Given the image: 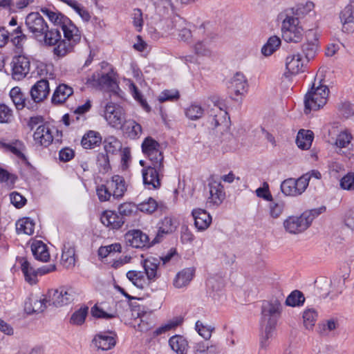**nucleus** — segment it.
I'll return each instance as SVG.
<instances>
[{
	"label": "nucleus",
	"instance_id": "338daca9",
	"mask_svg": "<svg viewBox=\"0 0 354 354\" xmlns=\"http://www.w3.org/2000/svg\"><path fill=\"white\" fill-rule=\"evenodd\" d=\"M17 176L15 174L9 173L5 169L0 167V183H7L8 185H14Z\"/></svg>",
	"mask_w": 354,
	"mask_h": 354
},
{
	"label": "nucleus",
	"instance_id": "09e8293b",
	"mask_svg": "<svg viewBox=\"0 0 354 354\" xmlns=\"http://www.w3.org/2000/svg\"><path fill=\"white\" fill-rule=\"evenodd\" d=\"M157 208L158 203L151 197H149L147 201L137 205L138 210L147 214L153 213Z\"/></svg>",
	"mask_w": 354,
	"mask_h": 354
},
{
	"label": "nucleus",
	"instance_id": "13d9d810",
	"mask_svg": "<svg viewBox=\"0 0 354 354\" xmlns=\"http://www.w3.org/2000/svg\"><path fill=\"white\" fill-rule=\"evenodd\" d=\"M352 135L347 131L340 132L336 138L335 145L339 148H345L351 142Z\"/></svg>",
	"mask_w": 354,
	"mask_h": 354
},
{
	"label": "nucleus",
	"instance_id": "c756f323",
	"mask_svg": "<svg viewBox=\"0 0 354 354\" xmlns=\"http://www.w3.org/2000/svg\"><path fill=\"white\" fill-rule=\"evenodd\" d=\"M20 263L25 281L30 285L35 284L37 282V269L34 268L26 258H21Z\"/></svg>",
	"mask_w": 354,
	"mask_h": 354
},
{
	"label": "nucleus",
	"instance_id": "69168bd1",
	"mask_svg": "<svg viewBox=\"0 0 354 354\" xmlns=\"http://www.w3.org/2000/svg\"><path fill=\"white\" fill-rule=\"evenodd\" d=\"M12 118V111L6 104H0V123L10 122Z\"/></svg>",
	"mask_w": 354,
	"mask_h": 354
},
{
	"label": "nucleus",
	"instance_id": "c03bdc74",
	"mask_svg": "<svg viewBox=\"0 0 354 354\" xmlns=\"http://www.w3.org/2000/svg\"><path fill=\"white\" fill-rule=\"evenodd\" d=\"M88 312V307L86 306L81 307L80 309L75 310L71 317V324L77 326L82 325L85 322Z\"/></svg>",
	"mask_w": 354,
	"mask_h": 354
},
{
	"label": "nucleus",
	"instance_id": "5fc2aeb1",
	"mask_svg": "<svg viewBox=\"0 0 354 354\" xmlns=\"http://www.w3.org/2000/svg\"><path fill=\"white\" fill-rule=\"evenodd\" d=\"M160 145L159 142L155 140L151 137H147L142 143V151L144 154L154 151L160 149Z\"/></svg>",
	"mask_w": 354,
	"mask_h": 354
},
{
	"label": "nucleus",
	"instance_id": "dca6fc26",
	"mask_svg": "<svg viewBox=\"0 0 354 354\" xmlns=\"http://www.w3.org/2000/svg\"><path fill=\"white\" fill-rule=\"evenodd\" d=\"M50 93L49 82L46 79L37 81L30 91L34 103H39L47 98Z\"/></svg>",
	"mask_w": 354,
	"mask_h": 354
},
{
	"label": "nucleus",
	"instance_id": "7ed1b4c3",
	"mask_svg": "<svg viewBox=\"0 0 354 354\" xmlns=\"http://www.w3.org/2000/svg\"><path fill=\"white\" fill-rule=\"evenodd\" d=\"M41 11L48 17L55 26H59L62 28L65 38L71 37L74 42L80 41V32L69 18L60 12H55L46 8H41Z\"/></svg>",
	"mask_w": 354,
	"mask_h": 354
},
{
	"label": "nucleus",
	"instance_id": "20e7f679",
	"mask_svg": "<svg viewBox=\"0 0 354 354\" xmlns=\"http://www.w3.org/2000/svg\"><path fill=\"white\" fill-rule=\"evenodd\" d=\"M329 88L326 85L319 84L315 86L313 83L312 87L304 96V113L309 114L311 111H317L322 108L327 102Z\"/></svg>",
	"mask_w": 354,
	"mask_h": 354
},
{
	"label": "nucleus",
	"instance_id": "f257e3e1",
	"mask_svg": "<svg viewBox=\"0 0 354 354\" xmlns=\"http://www.w3.org/2000/svg\"><path fill=\"white\" fill-rule=\"evenodd\" d=\"M281 311L282 306L277 299L263 301L261 326L263 332L260 342L261 348H266L268 346V339L273 336Z\"/></svg>",
	"mask_w": 354,
	"mask_h": 354
},
{
	"label": "nucleus",
	"instance_id": "a211bd4d",
	"mask_svg": "<svg viewBox=\"0 0 354 354\" xmlns=\"http://www.w3.org/2000/svg\"><path fill=\"white\" fill-rule=\"evenodd\" d=\"M142 266L145 270L144 274H146V279L149 283L155 281L160 276L158 272V268L160 266V259L158 258L153 257L147 258L143 261Z\"/></svg>",
	"mask_w": 354,
	"mask_h": 354
},
{
	"label": "nucleus",
	"instance_id": "603ef678",
	"mask_svg": "<svg viewBox=\"0 0 354 354\" xmlns=\"http://www.w3.org/2000/svg\"><path fill=\"white\" fill-rule=\"evenodd\" d=\"M91 313L93 317L97 319H109L118 316L115 311L113 313H106L102 308H100L97 304L94 305L91 308Z\"/></svg>",
	"mask_w": 354,
	"mask_h": 354
},
{
	"label": "nucleus",
	"instance_id": "864d4df0",
	"mask_svg": "<svg viewBox=\"0 0 354 354\" xmlns=\"http://www.w3.org/2000/svg\"><path fill=\"white\" fill-rule=\"evenodd\" d=\"M122 246L120 243H115L106 246H101L98 249V256L101 258H106L112 252H120Z\"/></svg>",
	"mask_w": 354,
	"mask_h": 354
},
{
	"label": "nucleus",
	"instance_id": "052dcab7",
	"mask_svg": "<svg viewBox=\"0 0 354 354\" xmlns=\"http://www.w3.org/2000/svg\"><path fill=\"white\" fill-rule=\"evenodd\" d=\"M180 97L179 92L176 90H165L158 97L160 102L166 101H176Z\"/></svg>",
	"mask_w": 354,
	"mask_h": 354
},
{
	"label": "nucleus",
	"instance_id": "bb28decb",
	"mask_svg": "<svg viewBox=\"0 0 354 354\" xmlns=\"http://www.w3.org/2000/svg\"><path fill=\"white\" fill-rule=\"evenodd\" d=\"M31 250L35 259L47 262L50 259V254L47 245L41 241H35L31 244Z\"/></svg>",
	"mask_w": 354,
	"mask_h": 354
},
{
	"label": "nucleus",
	"instance_id": "79ce46f5",
	"mask_svg": "<svg viewBox=\"0 0 354 354\" xmlns=\"http://www.w3.org/2000/svg\"><path fill=\"white\" fill-rule=\"evenodd\" d=\"M305 302V297L302 292L298 290H293L286 298V306L295 307L301 306Z\"/></svg>",
	"mask_w": 354,
	"mask_h": 354
},
{
	"label": "nucleus",
	"instance_id": "ddd939ff",
	"mask_svg": "<svg viewBox=\"0 0 354 354\" xmlns=\"http://www.w3.org/2000/svg\"><path fill=\"white\" fill-rule=\"evenodd\" d=\"M305 215L301 214L299 216H288L283 221L286 231L290 234H299L305 231L310 226L309 221L305 217Z\"/></svg>",
	"mask_w": 354,
	"mask_h": 354
},
{
	"label": "nucleus",
	"instance_id": "e433bc0d",
	"mask_svg": "<svg viewBox=\"0 0 354 354\" xmlns=\"http://www.w3.org/2000/svg\"><path fill=\"white\" fill-rule=\"evenodd\" d=\"M127 279L138 288L142 290L149 283L146 279L143 272L129 270L127 272Z\"/></svg>",
	"mask_w": 354,
	"mask_h": 354
},
{
	"label": "nucleus",
	"instance_id": "393cba45",
	"mask_svg": "<svg viewBox=\"0 0 354 354\" xmlns=\"http://www.w3.org/2000/svg\"><path fill=\"white\" fill-rule=\"evenodd\" d=\"M195 274V268H186L178 272L174 280V286L177 288H181L188 285Z\"/></svg>",
	"mask_w": 354,
	"mask_h": 354
},
{
	"label": "nucleus",
	"instance_id": "9b49d317",
	"mask_svg": "<svg viewBox=\"0 0 354 354\" xmlns=\"http://www.w3.org/2000/svg\"><path fill=\"white\" fill-rule=\"evenodd\" d=\"M12 75L15 80L24 79L30 71V59L22 55L13 57L12 62Z\"/></svg>",
	"mask_w": 354,
	"mask_h": 354
},
{
	"label": "nucleus",
	"instance_id": "423d86ee",
	"mask_svg": "<svg viewBox=\"0 0 354 354\" xmlns=\"http://www.w3.org/2000/svg\"><path fill=\"white\" fill-rule=\"evenodd\" d=\"M113 75V68H109L108 71H96L88 78V82L95 88H106L115 92L116 88H119V86Z\"/></svg>",
	"mask_w": 354,
	"mask_h": 354
},
{
	"label": "nucleus",
	"instance_id": "0eeeda50",
	"mask_svg": "<svg viewBox=\"0 0 354 354\" xmlns=\"http://www.w3.org/2000/svg\"><path fill=\"white\" fill-rule=\"evenodd\" d=\"M46 297L48 306L61 307L71 303L75 299V293L71 288L61 287L48 290Z\"/></svg>",
	"mask_w": 354,
	"mask_h": 354
},
{
	"label": "nucleus",
	"instance_id": "49530a36",
	"mask_svg": "<svg viewBox=\"0 0 354 354\" xmlns=\"http://www.w3.org/2000/svg\"><path fill=\"white\" fill-rule=\"evenodd\" d=\"M317 318V313L313 308L306 309L303 313L304 324L306 329H312Z\"/></svg>",
	"mask_w": 354,
	"mask_h": 354
},
{
	"label": "nucleus",
	"instance_id": "680f3d73",
	"mask_svg": "<svg viewBox=\"0 0 354 354\" xmlns=\"http://www.w3.org/2000/svg\"><path fill=\"white\" fill-rule=\"evenodd\" d=\"M255 193L259 198H263L266 201H270L273 199L267 182H263V186L257 188Z\"/></svg>",
	"mask_w": 354,
	"mask_h": 354
},
{
	"label": "nucleus",
	"instance_id": "37998d69",
	"mask_svg": "<svg viewBox=\"0 0 354 354\" xmlns=\"http://www.w3.org/2000/svg\"><path fill=\"white\" fill-rule=\"evenodd\" d=\"M281 191L285 196H297L298 189H297V184L294 178H288L284 180L281 184Z\"/></svg>",
	"mask_w": 354,
	"mask_h": 354
},
{
	"label": "nucleus",
	"instance_id": "f8f14e48",
	"mask_svg": "<svg viewBox=\"0 0 354 354\" xmlns=\"http://www.w3.org/2000/svg\"><path fill=\"white\" fill-rule=\"evenodd\" d=\"M126 243L128 245L136 248H149L154 244L150 241L149 236L140 230H133L127 232L124 235Z\"/></svg>",
	"mask_w": 354,
	"mask_h": 354
},
{
	"label": "nucleus",
	"instance_id": "de8ad7c7",
	"mask_svg": "<svg viewBox=\"0 0 354 354\" xmlns=\"http://www.w3.org/2000/svg\"><path fill=\"white\" fill-rule=\"evenodd\" d=\"M149 158L150 161V164L149 165H152L153 167H158V168H164L163 160L164 156L162 152L160 150V149L151 151L145 154Z\"/></svg>",
	"mask_w": 354,
	"mask_h": 354
},
{
	"label": "nucleus",
	"instance_id": "2f4dec72",
	"mask_svg": "<svg viewBox=\"0 0 354 354\" xmlns=\"http://www.w3.org/2000/svg\"><path fill=\"white\" fill-rule=\"evenodd\" d=\"M10 96L18 110H21L24 107H27L28 109H32L33 107L32 106V104H31L30 101L26 103L24 94L21 92L20 88L17 86L10 90Z\"/></svg>",
	"mask_w": 354,
	"mask_h": 354
},
{
	"label": "nucleus",
	"instance_id": "4be33fe9",
	"mask_svg": "<svg viewBox=\"0 0 354 354\" xmlns=\"http://www.w3.org/2000/svg\"><path fill=\"white\" fill-rule=\"evenodd\" d=\"M342 24V30L350 32L354 31V2L347 5L339 13Z\"/></svg>",
	"mask_w": 354,
	"mask_h": 354
},
{
	"label": "nucleus",
	"instance_id": "4d7b16f0",
	"mask_svg": "<svg viewBox=\"0 0 354 354\" xmlns=\"http://www.w3.org/2000/svg\"><path fill=\"white\" fill-rule=\"evenodd\" d=\"M182 322H183V319H181V318H176L174 320H171V321L169 322L167 324L156 328L153 331V335L155 336L161 335L171 329L175 328L178 326L180 325Z\"/></svg>",
	"mask_w": 354,
	"mask_h": 354
},
{
	"label": "nucleus",
	"instance_id": "c9c22d12",
	"mask_svg": "<svg viewBox=\"0 0 354 354\" xmlns=\"http://www.w3.org/2000/svg\"><path fill=\"white\" fill-rule=\"evenodd\" d=\"M124 133L131 139H136L142 133V127L133 120H126L122 127Z\"/></svg>",
	"mask_w": 354,
	"mask_h": 354
},
{
	"label": "nucleus",
	"instance_id": "aec40b11",
	"mask_svg": "<svg viewBox=\"0 0 354 354\" xmlns=\"http://www.w3.org/2000/svg\"><path fill=\"white\" fill-rule=\"evenodd\" d=\"M33 139L36 144L47 147L53 142V136L49 127L46 124H42L36 129Z\"/></svg>",
	"mask_w": 354,
	"mask_h": 354
},
{
	"label": "nucleus",
	"instance_id": "6ab92c4d",
	"mask_svg": "<svg viewBox=\"0 0 354 354\" xmlns=\"http://www.w3.org/2000/svg\"><path fill=\"white\" fill-rule=\"evenodd\" d=\"M176 228L174 219L170 216H165L158 223V230L152 240V243L156 244L162 241L164 236L172 233Z\"/></svg>",
	"mask_w": 354,
	"mask_h": 354
},
{
	"label": "nucleus",
	"instance_id": "f03ea898",
	"mask_svg": "<svg viewBox=\"0 0 354 354\" xmlns=\"http://www.w3.org/2000/svg\"><path fill=\"white\" fill-rule=\"evenodd\" d=\"M41 41L47 46H57L53 49L55 55L62 57L71 53L73 50V47L79 42H74L73 39L65 38L62 39L61 32L56 28H51L45 31L41 37Z\"/></svg>",
	"mask_w": 354,
	"mask_h": 354
},
{
	"label": "nucleus",
	"instance_id": "4468645a",
	"mask_svg": "<svg viewBox=\"0 0 354 354\" xmlns=\"http://www.w3.org/2000/svg\"><path fill=\"white\" fill-rule=\"evenodd\" d=\"M230 93L236 95H243L247 92L248 83L245 75L241 72H236L233 77L227 84Z\"/></svg>",
	"mask_w": 354,
	"mask_h": 354
},
{
	"label": "nucleus",
	"instance_id": "c85d7f7f",
	"mask_svg": "<svg viewBox=\"0 0 354 354\" xmlns=\"http://www.w3.org/2000/svg\"><path fill=\"white\" fill-rule=\"evenodd\" d=\"M171 348L177 354H187L189 345L187 339L180 335H175L169 339Z\"/></svg>",
	"mask_w": 354,
	"mask_h": 354
},
{
	"label": "nucleus",
	"instance_id": "f704fd0d",
	"mask_svg": "<svg viewBox=\"0 0 354 354\" xmlns=\"http://www.w3.org/2000/svg\"><path fill=\"white\" fill-rule=\"evenodd\" d=\"M313 138L314 136L312 131L301 129L298 132L296 144L301 149H308L311 146Z\"/></svg>",
	"mask_w": 354,
	"mask_h": 354
},
{
	"label": "nucleus",
	"instance_id": "473e14b6",
	"mask_svg": "<svg viewBox=\"0 0 354 354\" xmlns=\"http://www.w3.org/2000/svg\"><path fill=\"white\" fill-rule=\"evenodd\" d=\"M102 143V136L97 131L90 130L82 138L81 145L84 149H93Z\"/></svg>",
	"mask_w": 354,
	"mask_h": 354
},
{
	"label": "nucleus",
	"instance_id": "bf43d9fd",
	"mask_svg": "<svg viewBox=\"0 0 354 354\" xmlns=\"http://www.w3.org/2000/svg\"><path fill=\"white\" fill-rule=\"evenodd\" d=\"M97 165L100 168V171L107 172L110 168L109 158L105 152L99 153L97 156Z\"/></svg>",
	"mask_w": 354,
	"mask_h": 354
},
{
	"label": "nucleus",
	"instance_id": "39448f33",
	"mask_svg": "<svg viewBox=\"0 0 354 354\" xmlns=\"http://www.w3.org/2000/svg\"><path fill=\"white\" fill-rule=\"evenodd\" d=\"M297 19L286 15L282 21V37L286 42L298 43L303 38V28Z\"/></svg>",
	"mask_w": 354,
	"mask_h": 354
},
{
	"label": "nucleus",
	"instance_id": "4c0bfd02",
	"mask_svg": "<svg viewBox=\"0 0 354 354\" xmlns=\"http://www.w3.org/2000/svg\"><path fill=\"white\" fill-rule=\"evenodd\" d=\"M26 150V146L24 142L19 140H15L12 142L10 143L8 151L12 153L17 158L25 162L26 164L29 165L26 156L24 153V151Z\"/></svg>",
	"mask_w": 354,
	"mask_h": 354
},
{
	"label": "nucleus",
	"instance_id": "58836bf2",
	"mask_svg": "<svg viewBox=\"0 0 354 354\" xmlns=\"http://www.w3.org/2000/svg\"><path fill=\"white\" fill-rule=\"evenodd\" d=\"M35 223L28 217L19 220L16 223V230L18 234L31 235L34 233Z\"/></svg>",
	"mask_w": 354,
	"mask_h": 354
},
{
	"label": "nucleus",
	"instance_id": "7c9ffc66",
	"mask_svg": "<svg viewBox=\"0 0 354 354\" xmlns=\"http://www.w3.org/2000/svg\"><path fill=\"white\" fill-rule=\"evenodd\" d=\"M73 93V90L71 87L64 84H59L53 93L51 102L54 104H62Z\"/></svg>",
	"mask_w": 354,
	"mask_h": 354
},
{
	"label": "nucleus",
	"instance_id": "412c9836",
	"mask_svg": "<svg viewBox=\"0 0 354 354\" xmlns=\"http://www.w3.org/2000/svg\"><path fill=\"white\" fill-rule=\"evenodd\" d=\"M48 305L46 296L41 299L37 297H29L25 301L24 310L28 314L42 313Z\"/></svg>",
	"mask_w": 354,
	"mask_h": 354
},
{
	"label": "nucleus",
	"instance_id": "a18cd8bd",
	"mask_svg": "<svg viewBox=\"0 0 354 354\" xmlns=\"http://www.w3.org/2000/svg\"><path fill=\"white\" fill-rule=\"evenodd\" d=\"M270 215L273 218H279L283 213L286 204L280 200H274L269 201Z\"/></svg>",
	"mask_w": 354,
	"mask_h": 354
},
{
	"label": "nucleus",
	"instance_id": "3c124183",
	"mask_svg": "<svg viewBox=\"0 0 354 354\" xmlns=\"http://www.w3.org/2000/svg\"><path fill=\"white\" fill-rule=\"evenodd\" d=\"M204 113V109L198 104H192L185 111L186 116L192 120L201 118Z\"/></svg>",
	"mask_w": 354,
	"mask_h": 354
},
{
	"label": "nucleus",
	"instance_id": "72a5a7b5",
	"mask_svg": "<svg viewBox=\"0 0 354 354\" xmlns=\"http://www.w3.org/2000/svg\"><path fill=\"white\" fill-rule=\"evenodd\" d=\"M95 346L102 351H108L113 348L116 344L115 339L112 336L106 334L97 335L93 340Z\"/></svg>",
	"mask_w": 354,
	"mask_h": 354
},
{
	"label": "nucleus",
	"instance_id": "774afa93",
	"mask_svg": "<svg viewBox=\"0 0 354 354\" xmlns=\"http://www.w3.org/2000/svg\"><path fill=\"white\" fill-rule=\"evenodd\" d=\"M340 186L344 189H354V173L350 172L345 175L340 180Z\"/></svg>",
	"mask_w": 354,
	"mask_h": 354
},
{
	"label": "nucleus",
	"instance_id": "a878e982",
	"mask_svg": "<svg viewBox=\"0 0 354 354\" xmlns=\"http://www.w3.org/2000/svg\"><path fill=\"white\" fill-rule=\"evenodd\" d=\"M209 187L211 202L216 205L221 204L225 196L223 185L221 182L212 180L209 183Z\"/></svg>",
	"mask_w": 354,
	"mask_h": 354
},
{
	"label": "nucleus",
	"instance_id": "6e6552de",
	"mask_svg": "<svg viewBox=\"0 0 354 354\" xmlns=\"http://www.w3.org/2000/svg\"><path fill=\"white\" fill-rule=\"evenodd\" d=\"M25 24L35 38L41 41V37L48 27L42 16L37 12H30L26 16Z\"/></svg>",
	"mask_w": 354,
	"mask_h": 354
},
{
	"label": "nucleus",
	"instance_id": "f3484780",
	"mask_svg": "<svg viewBox=\"0 0 354 354\" xmlns=\"http://www.w3.org/2000/svg\"><path fill=\"white\" fill-rule=\"evenodd\" d=\"M305 63L302 59V55L299 53L288 56L286 59V68L287 71L284 73L286 77L290 75H296L304 71Z\"/></svg>",
	"mask_w": 354,
	"mask_h": 354
},
{
	"label": "nucleus",
	"instance_id": "a19ab883",
	"mask_svg": "<svg viewBox=\"0 0 354 354\" xmlns=\"http://www.w3.org/2000/svg\"><path fill=\"white\" fill-rule=\"evenodd\" d=\"M281 45V39L277 36H272L267 41L262 48L261 53L265 56L271 55Z\"/></svg>",
	"mask_w": 354,
	"mask_h": 354
},
{
	"label": "nucleus",
	"instance_id": "cd10ccee",
	"mask_svg": "<svg viewBox=\"0 0 354 354\" xmlns=\"http://www.w3.org/2000/svg\"><path fill=\"white\" fill-rule=\"evenodd\" d=\"M314 3L312 1H308L305 4L299 3L295 7L286 10V15L294 17L299 21L300 19L304 17L309 14L314 8Z\"/></svg>",
	"mask_w": 354,
	"mask_h": 354
},
{
	"label": "nucleus",
	"instance_id": "5701e85b",
	"mask_svg": "<svg viewBox=\"0 0 354 354\" xmlns=\"http://www.w3.org/2000/svg\"><path fill=\"white\" fill-rule=\"evenodd\" d=\"M192 215L194 220L195 227L200 231L206 230L212 222V217L209 214L203 209H194Z\"/></svg>",
	"mask_w": 354,
	"mask_h": 354
},
{
	"label": "nucleus",
	"instance_id": "e2e57ef3",
	"mask_svg": "<svg viewBox=\"0 0 354 354\" xmlns=\"http://www.w3.org/2000/svg\"><path fill=\"white\" fill-rule=\"evenodd\" d=\"M97 195L101 202L109 201L111 196V188L108 186V183L97 186L96 189Z\"/></svg>",
	"mask_w": 354,
	"mask_h": 354
},
{
	"label": "nucleus",
	"instance_id": "9d476101",
	"mask_svg": "<svg viewBox=\"0 0 354 354\" xmlns=\"http://www.w3.org/2000/svg\"><path fill=\"white\" fill-rule=\"evenodd\" d=\"M164 168H158L148 165L142 170L143 183L145 186H148L149 189H157L161 186V177Z\"/></svg>",
	"mask_w": 354,
	"mask_h": 354
},
{
	"label": "nucleus",
	"instance_id": "ea45409f",
	"mask_svg": "<svg viewBox=\"0 0 354 354\" xmlns=\"http://www.w3.org/2000/svg\"><path fill=\"white\" fill-rule=\"evenodd\" d=\"M104 152L115 154L122 149V143L114 136H110L103 141Z\"/></svg>",
	"mask_w": 354,
	"mask_h": 354
},
{
	"label": "nucleus",
	"instance_id": "0e129e2a",
	"mask_svg": "<svg viewBox=\"0 0 354 354\" xmlns=\"http://www.w3.org/2000/svg\"><path fill=\"white\" fill-rule=\"evenodd\" d=\"M131 17L133 24L136 28L137 31L140 32L143 26L142 12L139 8L133 10Z\"/></svg>",
	"mask_w": 354,
	"mask_h": 354
},
{
	"label": "nucleus",
	"instance_id": "8fccbe9b",
	"mask_svg": "<svg viewBox=\"0 0 354 354\" xmlns=\"http://www.w3.org/2000/svg\"><path fill=\"white\" fill-rule=\"evenodd\" d=\"M303 55L305 56L306 62H308L313 59L317 50V44L315 42H306L301 46Z\"/></svg>",
	"mask_w": 354,
	"mask_h": 354
},
{
	"label": "nucleus",
	"instance_id": "1a4fd4ad",
	"mask_svg": "<svg viewBox=\"0 0 354 354\" xmlns=\"http://www.w3.org/2000/svg\"><path fill=\"white\" fill-rule=\"evenodd\" d=\"M104 118L113 127H122L124 122V111L122 106L113 102L105 106Z\"/></svg>",
	"mask_w": 354,
	"mask_h": 354
},
{
	"label": "nucleus",
	"instance_id": "6e6d98bb",
	"mask_svg": "<svg viewBox=\"0 0 354 354\" xmlns=\"http://www.w3.org/2000/svg\"><path fill=\"white\" fill-rule=\"evenodd\" d=\"M138 210L137 205L133 203H124L119 205L118 214L120 216L124 217L130 216L133 212Z\"/></svg>",
	"mask_w": 354,
	"mask_h": 354
},
{
	"label": "nucleus",
	"instance_id": "b1692460",
	"mask_svg": "<svg viewBox=\"0 0 354 354\" xmlns=\"http://www.w3.org/2000/svg\"><path fill=\"white\" fill-rule=\"evenodd\" d=\"M108 186L113 189L112 195L115 198H122L127 190L124 178L120 175H114L111 180L108 181Z\"/></svg>",
	"mask_w": 354,
	"mask_h": 354
},
{
	"label": "nucleus",
	"instance_id": "2eb2a0df",
	"mask_svg": "<svg viewBox=\"0 0 354 354\" xmlns=\"http://www.w3.org/2000/svg\"><path fill=\"white\" fill-rule=\"evenodd\" d=\"M100 221L106 227L112 230H119L126 222L124 217H122L112 210H104L102 212Z\"/></svg>",
	"mask_w": 354,
	"mask_h": 354
}]
</instances>
